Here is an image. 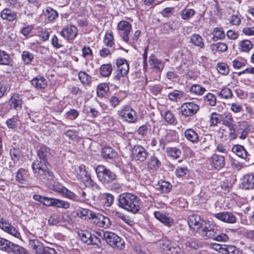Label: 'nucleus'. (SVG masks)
<instances>
[{
	"instance_id": "29",
	"label": "nucleus",
	"mask_w": 254,
	"mask_h": 254,
	"mask_svg": "<svg viewBox=\"0 0 254 254\" xmlns=\"http://www.w3.org/2000/svg\"><path fill=\"white\" fill-rule=\"evenodd\" d=\"M232 151L239 157L244 159H249L248 157L250 156V155L243 146L235 145L232 148Z\"/></svg>"
},
{
	"instance_id": "45",
	"label": "nucleus",
	"mask_w": 254,
	"mask_h": 254,
	"mask_svg": "<svg viewBox=\"0 0 254 254\" xmlns=\"http://www.w3.org/2000/svg\"><path fill=\"white\" fill-rule=\"evenodd\" d=\"M217 94L219 97L226 99H230L233 96L232 90L226 87H223L221 91L217 93Z\"/></svg>"
},
{
	"instance_id": "23",
	"label": "nucleus",
	"mask_w": 254,
	"mask_h": 254,
	"mask_svg": "<svg viewBox=\"0 0 254 254\" xmlns=\"http://www.w3.org/2000/svg\"><path fill=\"white\" fill-rule=\"evenodd\" d=\"M242 187L244 189L249 190L254 188V175L247 174L243 178Z\"/></svg>"
},
{
	"instance_id": "24",
	"label": "nucleus",
	"mask_w": 254,
	"mask_h": 254,
	"mask_svg": "<svg viewBox=\"0 0 254 254\" xmlns=\"http://www.w3.org/2000/svg\"><path fill=\"white\" fill-rule=\"evenodd\" d=\"M55 191L62 194L65 197L73 200H77V195L71 191L63 186L54 187Z\"/></svg>"
},
{
	"instance_id": "22",
	"label": "nucleus",
	"mask_w": 254,
	"mask_h": 254,
	"mask_svg": "<svg viewBox=\"0 0 254 254\" xmlns=\"http://www.w3.org/2000/svg\"><path fill=\"white\" fill-rule=\"evenodd\" d=\"M0 17L3 20L12 22L17 19V13L9 8H6L1 11Z\"/></svg>"
},
{
	"instance_id": "56",
	"label": "nucleus",
	"mask_w": 254,
	"mask_h": 254,
	"mask_svg": "<svg viewBox=\"0 0 254 254\" xmlns=\"http://www.w3.org/2000/svg\"><path fill=\"white\" fill-rule=\"evenodd\" d=\"M183 92L182 91L175 90L168 94L169 99L172 101H176L178 99L181 98L183 95Z\"/></svg>"
},
{
	"instance_id": "44",
	"label": "nucleus",
	"mask_w": 254,
	"mask_h": 254,
	"mask_svg": "<svg viewBox=\"0 0 254 254\" xmlns=\"http://www.w3.org/2000/svg\"><path fill=\"white\" fill-rule=\"evenodd\" d=\"M112 67L111 64H104L100 68V73L104 77L109 76L112 72Z\"/></svg>"
},
{
	"instance_id": "20",
	"label": "nucleus",
	"mask_w": 254,
	"mask_h": 254,
	"mask_svg": "<svg viewBox=\"0 0 254 254\" xmlns=\"http://www.w3.org/2000/svg\"><path fill=\"white\" fill-rule=\"evenodd\" d=\"M148 62L151 68L156 72H160L164 68V64L163 62L153 55L149 57Z\"/></svg>"
},
{
	"instance_id": "36",
	"label": "nucleus",
	"mask_w": 254,
	"mask_h": 254,
	"mask_svg": "<svg viewBox=\"0 0 254 254\" xmlns=\"http://www.w3.org/2000/svg\"><path fill=\"white\" fill-rule=\"evenodd\" d=\"M222 120V115L216 112L211 113L209 118V125L210 127H215L220 123Z\"/></svg>"
},
{
	"instance_id": "4",
	"label": "nucleus",
	"mask_w": 254,
	"mask_h": 254,
	"mask_svg": "<svg viewBox=\"0 0 254 254\" xmlns=\"http://www.w3.org/2000/svg\"><path fill=\"white\" fill-rule=\"evenodd\" d=\"M103 239L110 246L114 249L121 250L125 247L124 240L114 233L105 232L103 233Z\"/></svg>"
},
{
	"instance_id": "34",
	"label": "nucleus",
	"mask_w": 254,
	"mask_h": 254,
	"mask_svg": "<svg viewBox=\"0 0 254 254\" xmlns=\"http://www.w3.org/2000/svg\"><path fill=\"white\" fill-rule=\"evenodd\" d=\"M190 42L195 46L201 49L204 47V43L202 38L198 34H194L190 37Z\"/></svg>"
},
{
	"instance_id": "1",
	"label": "nucleus",
	"mask_w": 254,
	"mask_h": 254,
	"mask_svg": "<svg viewBox=\"0 0 254 254\" xmlns=\"http://www.w3.org/2000/svg\"><path fill=\"white\" fill-rule=\"evenodd\" d=\"M118 200L119 206L129 212L135 214L141 208V199L133 193H122L119 195Z\"/></svg>"
},
{
	"instance_id": "51",
	"label": "nucleus",
	"mask_w": 254,
	"mask_h": 254,
	"mask_svg": "<svg viewBox=\"0 0 254 254\" xmlns=\"http://www.w3.org/2000/svg\"><path fill=\"white\" fill-rule=\"evenodd\" d=\"M186 247L191 249H196L200 246V243L194 238H190L185 242Z\"/></svg>"
},
{
	"instance_id": "11",
	"label": "nucleus",
	"mask_w": 254,
	"mask_h": 254,
	"mask_svg": "<svg viewBox=\"0 0 254 254\" xmlns=\"http://www.w3.org/2000/svg\"><path fill=\"white\" fill-rule=\"evenodd\" d=\"M117 69L115 78L120 80L122 77L127 75L129 70V64L127 61L124 59H119L116 61Z\"/></svg>"
},
{
	"instance_id": "28",
	"label": "nucleus",
	"mask_w": 254,
	"mask_h": 254,
	"mask_svg": "<svg viewBox=\"0 0 254 254\" xmlns=\"http://www.w3.org/2000/svg\"><path fill=\"white\" fill-rule=\"evenodd\" d=\"M173 244L168 240H161L157 243V249L161 253L168 254Z\"/></svg>"
},
{
	"instance_id": "33",
	"label": "nucleus",
	"mask_w": 254,
	"mask_h": 254,
	"mask_svg": "<svg viewBox=\"0 0 254 254\" xmlns=\"http://www.w3.org/2000/svg\"><path fill=\"white\" fill-rule=\"evenodd\" d=\"M161 163L157 157L151 156L147 162L148 168L149 170H156L161 166Z\"/></svg>"
},
{
	"instance_id": "41",
	"label": "nucleus",
	"mask_w": 254,
	"mask_h": 254,
	"mask_svg": "<svg viewBox=\"0 0 254 254\" xmlns=\"http://www.w3.org/2000/svg\"><path fill=\"white\" fill-rule=\"evenodd\" d=\"M223 254H243L239 249L233 245H224Z\"/></svg>"
},
{
	"instance_id": "7",
	"label": "nucleus",
	"mask_w": 254,
	"mask_h": 254,
	"mask_svg": "<svg viewBox=\"0 0 254 254\" xmlns=\"http://www.w3.org/2000/svg\"><path fill=\"white\" fill-rule=\"evenodd\" d=\"M0 249L8 253L13 252L15 254H27L23 248L2 238H0Z\"/></svg>"
},
{
	"instance_id": "49",
	"label": "nucleus",
	"mask_w": 254,
	"mask_h": 254,
	"mask_svg": "<svg viewBox=\"0 0 254 254\" xmlns=\"http://www.w3.org/2000/svg\"><path fill=\"white\" fill-rule=\"evenodd\" d=\"M205 103L210 106H214L216 104V98L214 95L209 93L204 97Z\"/></svg>"
},
{
	"instance_id": "40",
	"label": "nucleus",
	"mask_w": 254,
	"mask_h": 254,
	"mask_svg": "<svg viewBox=\"0 0 254 254\" xmlns=\"http://www.w3.org/2000/svg\"><path fill=\"white\" fill-rule=\"evenodd\" d=\"M103 43L108 48H113L114 44V38L113 33L110 31L109 32H106L103 39Z\"/></svg>"
},
{
	"instance_id": "63",
	"label": "nucleus",
	"mask_w": 254,
	"mask_h": 254,
	"mask_svg": "<svg viewBox=\"0 0 254 254\" xmlns=\"http://www.w3.org/2000/svg\"><path fill=\"white\" fill-rule=\"evenodd\" d=\"M221 121L223 124L225 126L234 123L232 115L229 113L225 114L224 116H222V120Z\"/></svg>"
},
{
	"instance_id": "12",
	"label": "nucleus",
	"mask_w": 254,
	"mask_h": 254,
	"mask_svg": "<svg viewBox=\"0 0 254 254\" xmlns=\"http://www.w3.org/2000/svg\"><path fill=\"white\" fill-rule=\"evenodd\" d=\"M180 110L182 116L189 117L196 113L199 110V106L192 102H186L181 106Z\"/></svg>"
},
{
	"instance_id": "14",
	"label": "nucleus",
	"mask_w": 254,
	"mask_h": 254,
	"mask_svg": "<svg viewBox=\"0 0 254 254\" xmlns=\"http://www.w3.org/2000/svg\"><path fill=\"white\" fill-rule=\"evenodd\" d=\"M80 240L87 245H97L98 238L92 237V234L87 230H80L78 232Z\"/></svg>"
},
{
	"instance_id": "38",
	"label": "nucleus",
	"mask_w": 254,
	"mask_h": 254,
	"mask_svg": "<svg viewBox=\"0 0 254 254\" xmlns=\"http://www.w3.org/2000/svg\"><path fill=\"white\" fill-rule=\"evenodd\" d=\"M27 179V172L23 168H20L16 172V181L20 184H24Z\"/></svg>"
},
{
	"instance_id": "39",
	"label": "nucleus",
	"mask_w": 254,
	"mask_h": 254,
	"mask_svg": "<svg viewBox=\"0 0 254 254\" xmlns=\"http://www.w3.org/2000/svg\"><path fill=\"white\" fill-rule=\"evenodd\" d=\"M101 198L102 200L103 204L106 207L111 206L114 200V196L109 193L101 194Z\"/></svg>"
},
{
	"instance_id": "5",
	"label": "nucleus",
	"mask_w": 254,
	"mask_h": 254,
	"mask_svg": "<svg viewBox=\"0 0 254 254\" xmlns=\"http://www.w3.org/2000/svg\"><path fill=\"white\" fill-rule=\"evenodd\" d=\"M95 171L99 180L104 184H109L116 178L115 173L103 165L97 166Z\"/></svg>"
},
{
	"instance_id": "8",
	"label": "nucleus",
	"mask_w": 254,
	"mask_h": 254,
	"mask_svg": "<svg viewBox=\"0 0 254 254\" xmlns=\"http://www.w3.org/2000/svg\"><path fill=\"white\" fill-rule=\"evenodd\" d=\"M204 221L202 220L200 217L197 214H193L189 216L188 218V224L189 226V233L191 235H194L200 228L203 229L209 224L204 226Z\"/></svg>"
},
{
	"instance_id": "43",
	"label": "nucleus",
	"mask_w": 254,
	"mask_h": 254,
	"mask_svg": "<svg viewBox=\"0 0 254 254\" xmlns=\"http://www.w3.org/2000/svg\"><path fill=\"white\" fill-rule=\"evenodd\" d=\"M212 40L215 41L218 40H222L225 38V34L222 28H215L212 31Z\"/></svg>"
},
{
	"instance_id": "46",
	"label": "nucleus",
	"mask_w": 254,
	"mask_h": 254,
	"mask_svg": "<svg viewBox=\"0 0 254 254\" xmlns=\"http://www.w3.org/2000/svg\"><path fill=\"white\" fill-rule=\"evenodd\" d=\"M11 62L9 55L5 51L0 50V64L8 65Z\"/></svg>"
},
{
	"instance_id": "52",
	"label": "nucleus",
	"mask_w": 254,
	"mask_h": 254,
	"mask_svg": "<svg viewBox=\"0 0 254 254\" xmlns=\"http://www.w3.org/2000/svg\"><path fill=\"white\" fill-rule=\"evenodd\" d=\"M22 59L25 64H29L34 59V56L29 51H23L22 54Z\"/></svg>"
},
{
	"instance_id": "47",
	"label": "nucleus",
	"mask_w": 254,
	"mask_h": 254,
	"mask_svg": "<svg viewBox=\"0 0 254 254\" xmlns=\"http://www.w3.org/2000/svg\"><path fill=\"white\" fill-rule=\"evenodd\" d=\"M9 154L11 160L14 162H16L19 161L21 156V151L18 148L13 147L10 149Z\"/></svg>"
},
{
	"instance_id": "37",
	"label": "nucleus",
	"mask_w": 254,
	"mask_h": 254,
	"mask_svg": "<svg viewBox=\"0 0 254 254\" xmlns=\"http://www.w3.org/2000/svg\"><path fill=\"white\" fill-rule=\"evenodd\" d=\"M210 49L213 52H224L228 49L227 45L223 42H218L210 45Z\"/></svg>"
},
{
	"instance_id": "58",
	"label": "nucleus",
	"mask_w": 254,
	"mask_h": 254,
	"mask_svg": "<svg viewBox=\"0 0 254 254\" xmlns=\"http://www.w3.org/2000/svg\"><path fill=\"white\" fill-rule=\"evenodd\" d=\"M93 212V211L87 209H81L77 211V215L81 218H83L84 217L88 216L89 219H91Z\"/></svg>"
},
{
	"instance_id": "9",
	"label": "nucleus",
	"mask_w": 254,
	"mask_h": 254,
	"mask_svg": "<svg viewBox=\"0 0 254 254\" xmlns=\"http://www.w3.org/2000/svg\"><path fill=\"white\" fill-rule=\"evenodd\" d=\"M131 28V24L126 20L120 21L117 26L119 34L120 35L123 41L127 43H128L129 41V34Z\"/></svg>"
},
{
	"instance_id": "53",
	"label": "nucleus",
	"mask_w": 254,
	"mask_h": 254,
	"mask_svg": "<svg viewBox=\"0 0 254 254\" xmlns=\"http://www.w3.org/2000/svg\"><path fill=\"white\" fill-rule=\"evenodd\" d=\"M53 202V206L64 209H67L69 207V203L67 201L54 198Z\"/></svg>"
},
{
	"instance_id": "17",
	"label": "nucleus",
	"mask_w": 254,
	"mask_h": 254,
	"mask_svg": "<svg viewBox=\"0 0 254 254\" xmlns=\"http://www.w3.org/2000/svg\"><path fill=\"white\" fill-rule=\"evenodd\" d=\"M213 216L224 222L234 224L236 222V217L231 212L225 211L214 214Z\"/></svg>"
},
{
	"instance_id": "59",
	"label": "nucleus",
	"mask_w": 254,
	"mask_h": 254,
	"mask_svg": "<svg viewBox=\"0 0 254 254\" xmlns=\"http://www.w3.org/2000/svg\"><path fill=\"white\" fill-rule=\"evenodd\" d=\"M18 121V117L14 116L12 118L7 120L6 121V124L8 128L14 129L17 127Z\"/></svg>"
},
{
	"instance_id": "61",
	"label": "nucleus",
	"mask_w": 254,
	"mask_h": 254,
	"mask_svg": "<svg viewBox=\"0 0 254 254\" xmlns=\"http://www.w3.org/2000/svg\"><path fill=\"white\" fill-rule=\"evenodd\" d=\"M217 70L218 71L223 75L228 74L229 71L228 66L225 63H219L217 65Z\"/></svg>"
},
{
	"instance_id": "50",
	"label": "nucleus",
	"mask_w": 254,
	"mask_h": 254,
	"mask_svg": "<svg viewBox=\"0 0 254 254\" xmlns=\"http://www.w3.org/2000/svg\"><path fill=\"white\" fill-rule=\"evenodd\" d=\"M205 91V88L198 84H194L190 88V92L196 95H201Z\"/></svg>"
},
{
	"instance_id": "6",
	"label": "nucleus",
	"mask_w": 254,
	"mask_h": 254,
	"mask_svg": "<svg viewBox=\"0 0 254 254\" xmlns=\"http://www.w3.org/2000/svg\"><path fill=\"white\" fill-rule=\"evenodd\" d=\"M118 114L121 120L127 123H135L137 121L136 112L129 106H123Z\"/></svg>"
},
{
	"instance_id": "60",
	"label": "nucleus",
	"mask_w": 254,
	"mask_h": 254,
	"mask_svg": "<svg viewBox=\"0 0 254 254\" xmlns=\"http://www.w3.org/2000/svg\"><path fill=\"white\" fill-rule=\"evenodd\" d=\"M78 77L83 84H88L91 81V76L84 71H80L78 73Z\"/></svg>"
},
{
	"instance_id": "57",
	"label": "nucleus",
	"mask_w": 254,
	"mask_h": 254,
	"mask_svg": "<svg viewBox=\"0 0 254 254\" xmlns=\"http://www.w3.org/2000/svg\"><path fill=\"white\" fill-rule=\"evenodd\" d=\"M195 14V11L192 9H185L181 12V18L184 20H187L192 17Z\"/></svg>"
},
{
	"instance_id": "26",
	"label": "nucleus",
	"mask_w": 254,
	"mask_h": 254,
	"mask_svg": "<svg viewBox=\"0 0 254 254\" xmlns=\"http://www.w3.org/2000/svg\"><path fill=\"white\" fill-rule=\"evenodd\" d=\"M37 153L40 160L48 162V159L51 155L49 148L45 145H42L37 149Z\"/></svg>"
},
{
	"instance_id": "3",
	"label": "nucleus",
	"mask_w": 254,
	"mask_h": 254,
	"mask_svg": "<svg viewBox=\"0 0 254 254\" xmlns=\"http://www.w3.org/2000/svg\"><path fill=\"white\" fill-rule=\"evenodd\" d=\"M48 165V162L36 160L32 163V168L34 173L41 180H52L54 174L49 171Z\"/></svg>"
},
{
	"instance_id": "25",
	"label": "nucleus",
	"mask_w": 254,
	"mask_h": 254,
	"mask_svg": "<svg viewBox=\"0 0 254 254\" xmlns=\"http://www.w3.org/2000/svg\"><path fill=\"white\" fill-rule=\"evenodd\" d=\"M9 104L11 108L16 110H20L22 104L21 96L18 94H13L9 100Z\"/></svg>"
},
{
	"instance_id": "32",
	"label": "nucleus",
	"mask_w": 254,
	"mask_h": 254,
	"mask_svg": "<svg viewBox=\"0 0 254 254\" xmlns=\"http://www.w3.org/2000/svg\"><path fill=\"white\" fill-rule=\"evenodd\" d=\"M102 155L105 159H113L117 156L115 150L110 147H105L102 149Z\"/></svg>"
},
{
	"instance_id": "18",
	"label": "nucleus",
	"mask_w": 254,
	"mask_h": 254,
	"mask_svg": "<svg viewBox=\"0 0 254 254\" xmlns=\"http://www.w3.org/2000/svg\"><path fill=\"white\" fill-rule=\"evenodd\" d=\"M77 179L85 185H91L92 181L89 173L83 168L80 167L76 170Z\"/></svg>"
},
{
	"instance_id": "30",
	"label": "nucleus",
	"mask_w": 254,
	"mask_h": 254,
	"mask_svg": "<svg viewBox=\"0 0 254 254\" xmlns=\"http://www.w3.org/2000/svg\"><path fill=\"white\" fill-rule=\"evenodd\" d=\"M184 135L187 140L193 143L199 141V136L197 132L194 129L189 128L185 131Z\"/></svg>"
},
{
	"instance_id": "10",
	"label": "nucleus",
	"mask_w": 254,
	"mask_h": 254,
	"mask_svg": "<svg viewBox=\"0 0 254 254\" xmlns=\"http://www.w3.org/2000/svg\"><path fill=\"white\" fill-rule=\"evenodd\" d=\"M91 219L92 223L99 227L107 229L111 225L110 219L99 213L94 212Z\"/></svg>"
},
{
	"instance_id": "35",
	"label": "nucleus",
	"mask_w": 254,
	"mask_h": 254,
	"mask_svg": "<svg viewBox=\"0 0 254 254\" xmlns=\"http://www.w3.org/2000/svg\"><path fill=\"white\" fill-rule=\"evenodd\" d=\"M29 245L36 254H41L44 246L42 243L37 240H30Z\"/></svg>"
},
{
	"instance_id": "19",
	"label": "nucleus",
	"mask_w": 254,
	"mask_h": 254,
	"mask_svg": "<svg viewBox=\"0 0 254 254\" xmlns=\"http://www.w3.org/2000/svg\"><path fill=\"white\" fill-rule=\"evenodd\" d=\"M77 34V28L73 25L64 27L61 32V36L67 40H73Z\"/></svg>"
},
{
	"instance_id": "27",
	"label": "nucleus",
	"mask_w": 254,
	"mask_h": 254,
	"mask_svg": "<svg viewBox=\"0 0 254 254\" xmlns=\"http://www.w3.org/2000/svg\"><path fill=\"white\" fill-rule=\"evenodd\" d=\"M254 45L252 42L247 39L241 40L239 42L238 45V50L240 52L249 53L253 48Z\"/></svg>"
},
{
	"instance_id": "21",
	"label": "nucleus",
	"mask_w": 254,
	"mask_h": 254,
	"mask_svg": "<svg viewBox=\"0 0 254 254\" xmlns=\"http://www.w3.org/2000/svg\"><path fill=\"white\" fill-rule=\"evenodd\" d=\"M209 162L215 169L218 170L223 167L225 165V159L222 155L213 154L209 158Z\"/></svg>"
},
{
	"instance_id": "48",
	"label": "nucleus",
	"mask_w": 254,
	"mask_h": 254,
	"mask_svg": "<svg viewBox=\"0 0 254 254\" xmlns=\"http://www.w3.org/2000/svg\"><path fill=\"white\" fill-rule=\"evenodd\" d=\"M109 87L106 83L99 84L97 88V93L99 97H103L104 95L109 91Z\"/></svg>"
},
{
	"instance_id": "62",
	"label": "nucleus",
	"mask_w": 254,
	"mask_h": 254,
	"mask_svg": "<svg viewBox=\"0 0 254 254\" xmlns=\"http://www.w3.org/2000/svg\"><path fill=\"white\" fill-rule=\"evenodd\" d=\"M115 49L113 48H103L99 51V54L102 58H106L111 55L112 53L114 52Z\"/></svg>"
},
{
	"instance_id": "13",
	"label": "nucleus",
	"mask_w": 254,
	"mask_h": 254,
	"mask_svg": "<svg viewBox=\"0 0 254 254\" xmlns=\"http://www.w3.org/2000/svg\"><path fill=\"white\" fill-rule=\"evenodd\" d=\"M131 155L134 160L144 162L146 159L148 153L143 146L136 145L132 149Z\"/></svg>"
},
{
	"instance_id": "15",
	"label": "nucleus",
	"mask_w": 254,
	"mask_h": 254,
	"mask_svg": "<svg viewBox=\"0 0 254 254\" xmlns=\"http://www.w3.org/2000/svg\"><path fill=\"white\" fill-rule=\"evenodd\" d=\"M154 216L155 218L166 226L170 227L174 225V221L168 214L161 211H155Z\"/></svg>"
},
{
	"instance_id": "31",
	"label": "nucleus",
	"mask_w": 254,
	"mask_h": 254,
	"mask_svg": "<svg viewBox=\"0 0 254 254\" xmlns=\"http://www.w3.org/2000/svg\"><path fill=\"white\" fill-rule=\"evenodd\" d=\"M31 82L32 85L38 89H44L47 86L46 80L43 77H36L33 79Z\"/></svg>"
},
{
	"instance_id": "2",
	"label": "nucleus",
	"mask_w": 254,
	"mask_h": 254,
	"mask_svg": "<svg viewBox=\"0 0 254 254\" xmlns=\"http://www.w3.org/2000/svg\"><path fill=\"white\" fill-rule=\"evenodd\" d=\"M200 235L205 239H211L216 241L227 242L229 238L224 233L220 234L217 226L209 224L199 231Z\"/></svg>"
},
{
	"instance_id": "55",
	"label": "nucleus",
	"mask_w": 254,
	"mask_h": 254,
	"mask_svg": "<svg viewBox=\"0 0 254 254\" xmlns=\"http://www.w3.org/2000/svg\"><path fill=\"white\" fill-rule=\"evenodd\" d=\"M158 186V189L163 193L169 192L172 188L171 184L166 181L159 182Z\"/></svg>"
},
{
	"instance_id": "54",
	"label": "nucleus",
	"mask_w": 254,
	"mask_h": 254,
	"mask_svg": "<svg viewBox=\"0 0 254 254\" xmlns=\"http://www.w3.org/2000/svg\"><path fill=\"white\" fill-rule=\"evenodd\" d=\"M167 153L170 156L178 159L181 154V151L176 147H170L167 149Z\"/></svg>"
},
{
	"instance_id": "64",
	"label": "nucleus",
	"mask_w": 254,
	"mask_h": 254,
	"mask_svg": "<svg viewBox=\"0 0 254 254\" xmlns=\"http://www.w3.org/2000/svg\"><path fill=\"white\" fill-rule=\"evenodd\" d=\"M241 15L239 13L232 15L230 18V22L234 25H239L241 23Z\"/></svg>"
},
{
	"instance_id": "42",
	"label": "nucleus",
	"mask_w": 254,
	"mask_h": 254,
	"mask_svg": "<svg viewBox=\"0 0 254 254\" xmlns=\"http://www.w3.org/2000/svg\"><path fill=\"white\" fill-rule=\"evenodd\" d=\"M45 15L47 19L52 21L58 17V13L52 8L48 7L45 12Z\"/></svg>"
},
{
	"instance_id": "16",
	"label": "nucleus",
	"mask_w": 254,
	"mask_h": 254,
	"mask_svg": "<svg viewBox=\"0 0 254 254\" xmlns=\"http://www.w3.org/2000/svg\"><path fill=\"white\" fill-rule=\"evenodd\" d=\"M0 228L16 238H20V234L16 228L2 218L0 220Z\"/></svg>"
}]
</instances>
